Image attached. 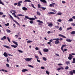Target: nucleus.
<instances>
[{
  "label": "nucleus",
  "instance_id": "13d9d810",
  "mask_svg": "<svg viewBox=\"0 0 75 75\" xmlns=\"http://www.w3.org/2000/svg\"><path fill=\"white\" fill-rule=\"evenodd\" d=\"M3 38L4 40H6V36H4L3 37Z\"/></svg>",
  "mask_w": 75,
  "mask_h": 75
},
{
  "label": "nucleus",
  "instance_id": "f8f14e48",
  "mask_svg": "<svg viewBox=\"0 0 75 75\" xmlns=\"http://www.w3.org/2000/svg\"><path fill=\"white\" fill-rule=\"evenodd\" d=\"M40 1L44 3H47V1L45 0H40Z\"/></svg>",
  "mask_w": 75,
  "mask_h": 75
},
{
  "label": "nucleus",
  "instance_id": "0eeeda50",
  "mask_svg": "<svg viewBox=\"0 0 75 75\" xmlns=\"http://www.w3.org/2000/svg\"><path fill=\"white\" fill-rule=\"evenodd\" d=\"M49 50H48V49H43V51L45 52H48Z\"/></svg>",
  "mask_w": 75,
  "mask_h": 75
},
{
  "label": "nucleus",
  "instance_id": "473e14b6",
  "mask_svg": "<svg viewBox=\"0 0 75 75\" xmlns=\"http://www.w3.org/2000/svg\"><path fill=\"white\" fill-rule=\"evenodd\" d=\"M38 8H41V5L39 4H38Z\"/></svg>",
  "mask_w": 75,
  "mask_h": 75
},
{
  "label": "nucleus",
  "instance_id": "6e6d98bb",
  "mask_svg": "<svg viewBox=\"0 0 75 75\" xmlns=\"http://www.w3.org/2000/svg\"><path fill=\"white\" fill-rule=\"evenodd\" d=\"M58 21H59V22H61V21H62V20H61V19H59L58 20Z\"/></svg>",
  "mask_w": 75,
  "mask_h": 75
},
{
  "label": "nucleus",
  "instance_id": "7ed1b4c3",
  "mask_svg": "<svg viewBox=\"0 0 75 75\" xmlns=\"http://www.w3.org/2000/svg\"><path fill=\"white\" fill-rule=\"evenodd\" d=\"M9 16L10 17H11V18H12V20H13V21H14V22H15L16 23V24H18V25H19V26H20V24H19V23H18V22H17V21H16V20H15L14 19V18H13L12 16H11V15L10 14Z\"/></svg>",
  "mask_w": 75,
  "mask_h": 75
},
{
  "label": "nucleus",
  "instance_id": "9b49d317",
  "mask_svg": "<svg viewBox=\"0 0 75 75\" xmlns=\"http://www.w3.org/2000/svg\"><path fill=\"white\" fill-rule=\"evenodd\" d=\"M28 71V69H23L22 70V71L23 72H26V71Z\"/></svg>",
  "mask_w": 75,
  "mask_h": 75
},
{
  "label": "nucleus",
  "instance_id": "5701e85b",
  "mask_svg": "<svg viewBox=\"0 0 75 75\" xmlns=\"http://www.w3.org/2000/svg\"><path fill=\"white\" fill-rule=\"evenodd\" d=\"M39 16H40V15H41V13H40L38 11H37L36 13Z\"/></svg>",
  "mask_w": 75,
  "mask_h": 75
},
{
  "label": "nucleus",
  "instance_id": "3c124183",
  "mask_svg": "<svg viewBox=\"0 0 75 75\" xmlns=\"http://www.w3.org/2000/svg\"><path fill=\"white\" fill-rule=\"evenodd\" d=\"M30 24H33V21H30Z\"/></svg>",
  "mask_w": 75,
  "mask_h": 75
},
{
  "label": "nucleus",
  "instance_id": "f03ea898",
  "mask_svg": "<svg viewBox=\"0 0 75 75\" xmlns=\"http://www.w3.org/2000/svg\"><path fill=\"white\" fill-rule=\"evenodd\" d=\"M21 3H22V1H19L18 3H14L13 4V5L14 6H17V4H18L17 6H18V7H20V6H21Z\"/></svg>",
  "mask_w": 75,
  "mask_h": 75
},
{
  "label": "nucleus",
  "instance_id": "e433bc0d",
  "mask_svg": "<svg viewBox=\"0 0 75 75\" xmlns=\"http://www.w3.org/2000/svg\"><path fill=\"white\" fill-rule=\"evenodd\" d=\"M6 67H8V68H10V65H9V64H6Z\"/></svg>",
  "mask_w": 75,
  "mask_h": 75
},
{
  "label": "nucleus",
  "instance_id": "72a5a7b5",
  "mask_svg": "<svg viewBox=\"0 0 75 75\" xmlns=\"http://www.w3.org/2000/svg\"><path fill=\"white\" fill-rule=\"evenodd\" d=\"M18 52H21V53H23V51H22L21 50H18Z\"/></svg>",
  "mask_w": 75,
  "mask_h": 75
},
{
  "label": "nucleus",
  "instance_id": "aec40b11",
  "mask_svg": "<svg viewBox=\"0 0 75 75\" xmlns=\"http://www.w3.org/2000/svg\"><path fill=\"white\" fill-rule=\"evenodd\" d=\"M67 46V45H63L61 47V48H62V49H63L64 48V47H66Z\"/></svg>",
  "mask_w": 75,
  "mask_h": 75
},
{
  "label": "nucleus",
  "instance_id": "1a4fd4ad",
  "mask_svg": "<svg viewBox=\"0 0 75 75\" xmlns=\"http://www.w3.org/2000/svg\"><path fill=\"white\" fill-rule=\"evenodd\" d=\"M59 37H62V38H67L65 36L61 34L59 35Z\"/></svg>",
  "mask_w": 75,
  "mask_h": 75
},
{
  "label": "nucleus",
  "instance_id": "a19ab883",
  "mask_svg": "<svg viewBox=\"0 0 75 75\" xmlns=\"http://www.w3.org/2000/svg\"><path fill=\"white\" fill-rule=\"evenodd\" d=\"M18 16H22V17L24 16V15H23L22 14H18L17 15Z\"/></svg>",
  "mask_w": 75,
  "mask_h": 75
},
{
  "label": "nucleus",
  "instance_id": "bb28decb",
  "mask_svg": "<svg viewBox=\"0 0 75 75\" xmlns=\"http://www.w3.org/2000/svg\"><path fill=\"white\" fill-rule=\"evenodd\" d=\"M12 14L13 15V16H14L15 17L16 16V13H12Z\"/></svg>",
  "mask_w": 75,
  "mask_h": 75
},
{
  "label": "nucleus",
  "instance_id": "4468645a",
  "mask_svg": "<svg viewBox=\"0 0 75 75\" xmlns=\"http://www.w3.org/2000/svg\"><path fill=\"white\" fill-rule=\"evenodd\" d=\"M69 73L71 75H74V73H73V71H70L69 72Z\"/></svg>",
  "mask_w": 75,
  "mask_h": 75
},
{
  "label": "nucleus",
  "instance_id": "423d86ee",
  "mask_svg": "<svg viewBox=\"0 0 75 75\" xmlns=\"http://www.w3.org/2000/svg\"><path fill=\"white\" fill-rule=\"evenodd\" d=\"M3 55L5 57H8V54H7V53H6V52H4Z\"/></svg>",
  "mask_w": 75,
  "mask_h": 75
},
{
  "label": "nucleus",
  "instance_id": "338daca9",
  "mask_svg": "<svg viewBox=\"0 0 75 75\" xmlns=\"http://www.w3.org/2000/svg\"><path fill=\"white\" fill-rule=\"evenodd\" d=\"M6 15H3V16H2V17H4V18L6 17Z\"/></svg>",
  "mask_w": 75,
  "mask_h": 75
},
{
  "label": "nucleus",
  "instance_id": "37998d69",
  "mask_svg": "<svg viewBox=\"0 0 75 75\" xmlns=\"http://www.w3.org/2000/svg\"><path fill=\"white\" fill-rule=\"evenodd\" d=\"M65 69H69V67L68 66H67L65 68Z\"/></svg>",
  "mask_w": 75,
  "mask_h": 75
},
{
  "label": "nucleus",
  "instance_id": "603ef678",
  "mask_svg": "<svg viewBox=\"0 0 75 75\" xmlns=\"http://www.w3.org/2000/svg\"><path fill=\"white\" fill-rule=\"evenodd\" d=\"M66 64L68 65V64H69V62H67L66 63Z\"/></svg>",
  "mask_w": 75,
  "mask_h": 75
},
{
  "label": "nucleus",
  "instance_id": "bf43d9fd",
  "mask_svg": "<svg viewBox=\"0 0 75 75\" xmlns=\"http://www.w3.org/2000/svg\"><path fill=\"white\" fill-rule=\"evenodd\" d=\"M53 41V40H52V39H51L50 40V42H51Z\"/></svg>",
  "mask_w": 75,
  "mask_h": 75
},
{
  "label": "nucleus",
  "instance_id": "412c9836",
  "mask_svg": "<svg viewBox=\"0 0 75 75\" xmlns=\"http://www.w3.org/2000/svg\"><path fill=\"white\" fill-rule=\"evenodd\" d=\"M57 15H59V16H60L62 15V13L61 12H59L57 14Z\"/></svg>",
  "mask_w": 75,
  "mask_h": 75
},
{
  "label": "nucleus",
  "instance_id": "f257e3e1",
  "mask_svg": "<svg viewBox=\"0 0 75 75\" xmlns=\"http://www.w3.org/2000/svg\"><path fill=\"white\" fill-rule=\"evenodd\" d=\"M53 40H56V41L54 42V43L55 44H59L60 42L59 41L60 40V39L59 38L56 39H53Z\"/></svg>",
  "mask_w": 75,
  "mask_h": 75
},
{
  "label": "nucleus",
  "instance_id": "cd10ccee",
  "mask_svg": "<svg viewBox=\"0 0 75 75\" xmlns=\"http://www.w3.org/2000/svg\"><path fill=\"white\" fill-rule=\"evenodd\" d=\"M42 58L44 60V61H46L47 60V59L46 58V57H43Z\"/></svg>",
  "mask_w": 75,
  "mask_h": 75
},
{
  "label": "nucleus",
  "instance_id": "864d4df0",
  "mask_svg": "<svg viewBox=\"0 0 75 75\" xmlns=\"http://www.w3.org/2000/svg\"><path fill=\"white\" fill-rule=\"evenodd\" d=\"M41 69H45V68L44 67H41Z\"/></svg>",
  "mask_w": 75,
  "mask_h": 75
},
{
  "label": "nucleus",
  "instance_id": "c756f323",
  "mask_svg": "<svg viewBox=\"0 0 75 75\" xmlns=\"http://www.w3.org/2000/svg\"><path fill=\"white\" fill-rule=\"evenodd\" d=\"M41 8H42V10H46V8L41 7Z\"/></svg>",
  "mask_w": 75,
  "mask_h": 75
},
{
  "label": "nucleus",
  "instance_id": "4c0bfd02",
  "mask_svg": "<svg viewBox=\"0 0 75 75\" xmlns=\"http://www.w3.org/2000/svg\"><path fill=\"white\" fill-rule=\"evenodd\" d=\"M71 34H75V31H72L71 32Z\"/></svg>",
  "mask_w": 75,
  "mask_h": 75
},
{
  "label": "nucleus",
  "instance_id": "e2e57ef3",
  "mask_svg": "<svg viewBox=\"0 0 75 75\" xmlns=\"http://www.w3.org/2000/svg\"><path fill=\"white\" fill-rule=\"evenodd\" d=\"M72 71H73V74H75V70H73Z\"/></svg>",
  "mask_w": 75,
  "mask_h": 75
},
{
  "label": "nucleus",
  "instance_id": "f704fd0d",
  "mask_svg": "<svg viewBox=\"0 0 75 75\" xmlns=\"http://www.w3.org/2000/svg\"><path fill=\"white\" fill-rule=\"evenodd\" d=\"M72 57H68V59H69V60H71V59H72Z\"/></svg>",
  "mask_w": 75,
  "mask_h": 75
},
{
  "label": "nucleus",
  "instance_id": "b1692460",
  "mask_svg": "<svg viewBox=\"0 0 75 75\" xmlns=\"http://www.w3.org/2000/svg\"><path fill=\"white\" fill-rule=\"evenodd\" d=\"M0 4H2V5H4V3H3L2 1H1V0H0Z\"/></svg>",
  "mask_w": 75,
  "mask_h": 75
},
{
  "label": "nucleus",
  "instance_id": "c85d7f7f",
  "mask_svg": "<svg viewBox=\"0 0 75 75\" xmlns=\"http://www.w3.org/2000/svg\"><path fill=\"white\" fill-rule=\"evenodd\" d=\"M6 31L7 32V33H11V31H10V30L8 29H7L6 30Z\"/></svg>",
  "mask_w": 75,
  "mask_h": 75
},
{
  "label": "nucleus",
  "instance_id": "4d7b16f0",
  "mask_svg": "<svg viewBox=\"0 0 75 75\" xmlns=\"http://www.w3.org/2000/svg\"><path fill=\"white\" fill-rule=\"evenodd\" d=\"M15 37H16V38H18V35H15Z\"/></svg>",
  "mask_w": 75,
  "mask_h": 75
},
{
  "label": "nucleus",
  "instance_id": "09e8293b",
  "mask_svg": "<svg viewBox=\"0 0 75 75\" xmlns=\"http://www.w3.org/2000/svg\"><path fill=\"white\" fill-rule=\"evenodd\" d=\"M71 25H73V26H75V24L74 23H71Z\"/></svg>",
  "mask_w": 75,
  "mask_h": 75
},
{
  "label": "nucleus",
  "instance_id": "0e129e2a",
  "mask_svg": "<svg viewBox=\"0 0 75 75\" xmlns=\"http://www.w3.org/2000/svg\"><path fill=\"white\" fill-rule=\"evenodd\" d=\"M35 49L36 50H39V49H38V48L36 47L35 48Z\"/></svg>",
  "mask_w": 75,
  "mask_h": 75
},
{
  "label": "nucleus",
  "instance_id": "5fc2aeb1",
  "mask_svg": "<svg viewBox=\"0 0 75 75\" xmlns=\"http://www.w3.org/2000/svg\"><path fill=\"white\" fill-rule=\"evenodd\" d=\"M59 30H60V31H62V27H60L59 29Z\"/></svg>",
  "mask_w": 75,
  "mask_h": 75
},
{
  "label": "nucleus",
  "instance_id": "8fccbe9b",
  "mask_svg": "<svg viewBox=\"0 0 75 75\" xmlns=\"http://www.w3.org/2000/svg\"><path fill=\"white\" fill-rule=\"evenodd\" d=\"M55 55H56V56H58V57H59V55L58 54L56 53V54H55Z\"/></svg>",
  "mask_w": 75,
  "mask_h": 75
},
{
  "label": "nucleus",
  "instance_id": "79ce46f5",
  "mask_svg": "<svg viewBox=\"0 0 75 75\" xmlns=\"http://www.w3.org/2000/svg\"><path fill=\"white\" fill-rule=\"evenodd\" d=\"M67 30H71L72 29V28L70 27V28H67Z\"/></svg>",
  "mask_w": 75,
  "mask_h": 75
},
{
  "label": "nucleus",
  "instance_id": "20e7f679",
  "mask_svg": "<svg viewBox=\"0 0 75 75\" xmlns=\"http://www.w3.org/2000/svg\"><path fill=\"white\" fill-rule=\"evenodd\" d=\"M25 18H27V19H29V20H31V21H33L34 20H35V18H29L28 16H25Z\"/></svg>",
  "mask_w": 75,
  "mask_h": 75
},
{
  "label": "nucleus",
  "instance_id": "69168bd1",
  "mask_svg": "<svg viewBox=\"0 0 75 75\" xmlns=\"http://www.w3.org/2000/svg\"><path fill=\"white\" fill-rule=\"evenodd\" d=\"M3 13L0 12V15H3Z\"/></svg>",
  "mask_w": 75,
  "mask_h": 75
},
{
  "label": "nucleus",
  "instance_id": "a18cd8bd",
  "mask_svg": "<svg viewBox=\"0 0 75 75\" xmlns=\"http://www.w3.org/2000/svg\"><path fill=\"white\" fill-rule=\"evenodd\" d=\"M69 57H71V58H72V57H73V56H72V55L71 54H69Z\"/></svg>",
  "mask_w": 75,
  "mask_h": 75
},
{
  "label": "nucleus",
  "instance_id": "774afa93",
  "mask_svg": "<svg viewBox=\"0 0 75 75\" xmlns=\"http://www.w3.org/2000/svg\"><path fill=\"white\" fill-rule=\"evenodd\" d=\"M72 18H73V19H75V16H73L72 17Z\"/></svg>",
  "mask_w": 75,
  "mask_h": 75
},
{
  "label": "nucleus",
  "instance_id": "2f4dec72",
  "mask_svg": "<svg viewBox=\"0 0 75 75\" xmlns=\"http://www.w3.org/2000/svg\"><path fill=\"white\" fill-rule=\"evenodd\" d=\"M69 21H73V19L72 18H70L69 20Z\"/></svg>",
  "mask_w": 75,
  "mask_h": 75
},
{
  "label": "nucleus",
  "instance_id": "ea45409f",
  "mask_svg": "<svg viewBox=\"0 0 75 75\" xmlns=\"http://www.w3.org/2000/svg\"><path fill=\"white\" fill-rule=\"evenodd\" d=\"M35 57L36 58H37V59H39V57L38 56L35 55Z\"/></svg>",
  "mask_w": 75,
  "mask_h": 75
},
{
  "label": "nucleus",
  "instance_id": "f3484780",
  "mask_svg": "<svg viewBox=\"0 0 75 75\" xmlns=\"http://www.w3.org/2000/svg\"><path fill=\"white\" fill-rule=\"evenodd\" d=\"M30 5L32 7H33V8H35V9L36 8H35V7H34V4H30Z\"/></svg>",
  "mask_w": 75,
  "mask_h": 75
},
{
  "label": "nucleus",
  "instance_id": "6ab92c4d",
  "mask_svg": "<svg viewBox=\"0 0 75 75\" xmlns=\"http://www.w3.org/2000/svg\"><path fill=\"white\" fill-rule=\"evenodd\" d=\"M11 46L12 47H13V48H15L17 47V46L13 45H11Z\"/></svg>",
  "mask_w": 75,
  "mask_h": 75
},
{
  "label": "nucleus",
  "instance_id": "58836bf2",
  "mask_svg": "<svg viewBox=\"0 0 75 75\" xmlns=\"http://www.w3.org/2000/svg\"><path fill=\"white\" fill-rule=\"evenodd\" d=\"M5 25H6V26H8V25H9V23H7V24H5Z\"/></svg>",
  "mask_w": 75,
  "mask_h": 75
},
{
  "label": "nucleus",
  "instance_id": "c03bdc74",
  "mask_svg": "<svg viewBox=\"0 0 75 75\" xmlns=\"http://www.w3.org/2000/svg\"><path fill=\"white\" fill-rule=\"evenodd\" d=\"M37 62H41V61L40 60H38V59H37Z\"/></svg>",
  "mask_w": 75,
  "mask_h": 75
},
{
  "label": "nucleus",
  "instance_id": "052dcab7",
  "mask_svg": "<svg viewBox=\"0 0 75 75\" xmlns=\"http://www.w3.org/2000/svg\"><path fill=\"white\" fill-rule=\"evenodd\" d=\"M15 17L16 18H17L18 20H19V19H20V18H19V17H18L17 16H16Z\"/></svg>",
  "mask_w": 75,
  "mask_h": 75
},
{
  "label": "nucleus",
  "instance_id": "dca6fc26",
  "mask_svg": "<svg viewBox=\"0 0 75 75\" xmlns=\"http://www.w3.org/2000/svg\"><path fill=\"white\" fill-rule=\"evenodd\" d=\"M13 43H14V44H16V45L17 46H18V44L17 43V42H15L14 41H13Z\"/></svg>",
  "mask_w": 75,
  "mask_h": 75
},
{
  "label": "nucleus",
  "instance_id": "2eb2a0df",
  "mask_svg": "<svg viewBox=\"0 0 75 75\" xmlns=\"http://www.w3.org/2000/svg\"><path fill=\"white\" fill-rule=\"evenodd\" d=\"M66 41H67V42H71V41H72V40H71V39H66Z\"/></svg>",
  "mask_w": 75,
  "mask_h": 75
},
{
  "label": "nucleus",
  "instance_id": "ddd939ff",
  "mask_svg": "<svg viewBox=\"0 0 75 75\" xmlns=\"http://www.w3.org/2000/svg\"><path fill=\"white\" fill-rule=\"evenodd\" d=\"M48 24H49L48 25V26H50V27H52V25H53V24H52V23H48Z\"/></svg>",
  "mask_w": 75,
  "mask_h": 75
},
{
  "label": "nucleus",
  "instance_id": "39448f33",
  "mask_svg": "<svg viewBox=\"0 0 75 75\" xmlns=\"http://www.w3.org/2000/svg\"><path fill=\"white\" fill-rule=\"evenodd\" d=\"M32 58H27L25 59V60H26V61H27L28 62L29 61H30V60H31V59H32Z\"/></svg>",
  "mask_w": 75,
  "mask_h": 75
},
{
  "label": "nucleus",
  "instance_id": "393cba45",
  "mask_svg": "<svg viewBox=\"0 0 75 75\" xmlns=\"http://www.w3.org/2000/svg\"><path fill=\"white\" fill-rule=\"evenodd\" d=\"M27 43H30V42H33V41L31 40H28L27 41Z\"/></svg>",
  "mask_w": 75,
  "mask_h": 75
},
{
  "label": "nucleus",
  "instance_id": "7c9ffc66",
  "mask_svg": "<svg viewBox=\"0 0 75 75\" xmlns=\"http://www.w3.org/2000/svg\"><path fill=\"white\" fill-rule=\"evenodd\" d=\"M7 39L8 40V41H9V42H11L10 41V38H8V37L7 38Z\"/></svg>",
  "mask_w": 75,
  "mask_h": 75
},
{
  "label": "nucleus",
  "instance_id": "4be33fe9",
  "mask_svg": "<svg viewBox=\"0 0 75 75\" xmlns=\"http://www.w3.org/2000/svg\"><path fill=\"white\" fill-rule=\"evenodd\" d=\"M31 2V1L30 0H25L24 1V2Z\"/></svg>",
  "mask_w": 75,
  "mask_h": 75
},
{
  "label": "nucleus",
  "instance_id": "49530a36",
  "mask_svg": "<svg viewBox=\"0 0 75 75\" xmlns=\"http://www.w3.org/2000/svg\"><path fill=\"white\" fill-rule=\"evenodd\" d=\"M61 69V68H59L57 69V70L58 71H60Z\"/></svg>",
  "mask_w": 75,
  "mask_h": 75
},
{
  "label": "nucleus",
  "instance_id": "680f3d73",
  "mask_svg": "<svg viewBox=\"0 0 75 75\" xmlns=\"http://www.w3.org/2000/svg\"><path fill=\"white\" fill-rule=\"evenodd\" d=\"M7 62H9V60H8V59L7 58Z\"/></svg>",
  "mask_w": 75,
  "mask_h": 75
},
{
  "label": "nucleus",
  "instance_id": "a878e982",
  "mask_svg": "<svg viewBox=\"0 0 75 75\" xmlns=\"http://www.w3.org/2000/svg\"><path fill=\"white\" fill-rule=\"evenodd\" d=\"M48 14H55V13L54 12H50V13L48 12Z\"/></svg>",
  "mask_w": 75,
  "mask_h": 75
},
{
  "label": "nucleus",
  "instance_id": "9d476101",
  "mask_svg": "<svg viewBox=\"0 0 75 75\" xmlns=\"http://www.w3.org/2000/svg\"><path fill=\"white\" fill-rule=\"evenodd\" d=\"M3 47L6 48H8V49H10V47L8 46L4 45Z\"/></svg>",
  "mask_w": 75,
  "mask_h": 75
},
{
  "label": "nucleus",
  "instance_id": "c9c22d12",
  "mask_svg": "<svg viewBox=\"0 0 75 75\" xmlns=\"http://www.w3.org/2000/svg\"><path fill=\"white\" fill-rule=\"evenodd\" d=\"M46 72L47 74H48V75H50V73H49V72H48V71H46Z\"/></svg>",
  "mask_w": 75,
  "mask_h": 75
},
{
  "label": "nucleus",
  "instance_id": "a211bd4d",
  "mask_svg": "<svg viewBox=\"0 0 75 75\" xmlns=\"http://www.w3.org/2000/svg\"><path fill=\"white\" fill-rule=\"evenodd\" d=\"M37 22H38V23H42H42H43V22H42L40 20H37Z\"/></svg>",
  "mask_w": 75,
  "mask_h": 75
},
{
  "label": "nucleus",
  "instance_id": "6e6552de",
  "mask_svg": "<svg viewBox=\"0 0 75 75\" xmlns=\"http://www.w3.org/2000/svg\"><path fill=\"white\" fill-rule=\"evenodd\" d=\"M22 10L24 11H26L28 9L25 7H23L22 8Z\"/></svg>",
  "mask_w": 75,
  "mask_h": 75
},
{
  "label": "nucleus",
  "instance_id": "de8ad7c7",
  "mask_svg": "<svg viewBox=\"0 0 75 75\" xmlns=\"http://www.w3.org/2000/svg\"><path fill=\"white\" fill-rule=\"evenodd\" d=\"M39 54H40V55H42V54L41 53V51H39Z\"/></svg>",
  "mask_w": 75,
  "mask_h": 75
}]
</instances>
